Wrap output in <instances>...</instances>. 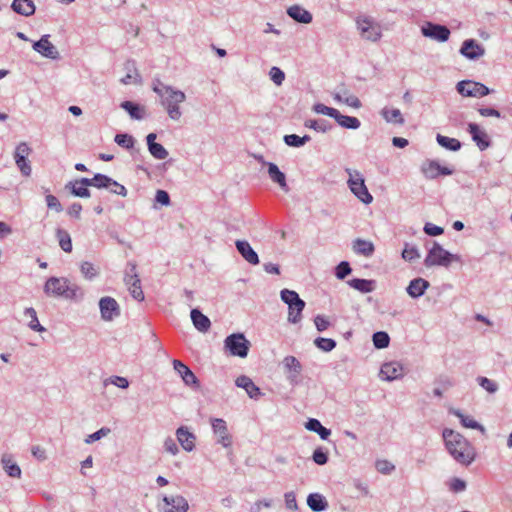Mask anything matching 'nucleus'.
<instances>
[{"mask_svg": "<svg viewBox=\"0 0 512 512\" xmlns=\"http://www.w3.org/2000/svg\"><path fill=\"white\" fill-rule=\"evenodd\" d=\"M442 436L446 449L456 462L468 466L474 461V449L463 435L452 429L445 428Z\"/></svg>", "mask_w": 512, "mask_h": 512, "instance_id": "obj_1", "label": "nucleus"}, {"mask_svg": "<svg viewBox=\"0 0 512 512\" xmlns=\"http://www.w3.org/2000/svg\"><path fill=\"white\" fill-rule=\"evenodd\" d=\"M44 293L49 297H62L68 300L75 299L79 287L65 277H50L44 284Z\"/></svg>", "mask_w": 512, "mask_h": 512, "instance_id": "obj_2", "label": "nucleus"}, {"mask_svg": "<svg viewBox=\"0 0 512 512\" xmlns=\"http://www.w3.org/2000/svg\"><path fill=\"white\" fill-rule=\"evenodd\" d=\"M186 95L183 91L174 88H168V91L160 96V104L165 109L171 120L178 121L182 117L180 105L185 102Z\"/></svg>", "mask_w": 512, "mask_h": 512, "instance_id": "obj_3", "label": "nucleus"}, {"mask_svg": "<svg viewBox=\"0 0 512 512\" xmlns=\"http://www.w3.org/2000/svg\"><path fill=\"white\" fill-rule=\"evenodd\" d=\"M280 298L288 306V322L292 324L301 322L306 303L300 298L299 294L294 290L285 288L281 290Z\"/></svg>", "mask_w": 512, "mask_h": 512, "instance_id": "obj_4", "label": "nucleus"}, {"mask_svg": "<svg viewBox=\"0 0 512 512\" xmlns=\"http://www.w3.org/2000/svg\"><path fill=\"white\" fill-rule=\"evenodd\" d=\"M345 172L348 174L347 185L350 191L357 197L362 203L370 204L373 201V197L368 191L365 184V179L361 172L351 168H346Z\"/></svg>", "mask_w": 512, "mask_h": 512, "instance_id": "obj_5", "label": "nucleus"}, {"mask_svg": "<svg viewBox=\"0 0 512 512\" xmlns=\"http://www.w3.org/2000/svg\"><path fill=\"white\" fill-rule=\"evenodd\" d=\"M459 256L451 254L439 243L435 242L424 260L426 267L444 266L448 267L452 261H458Z\"/></svg>", "mask_w": 512, "mask_h": 512, "instance_id": "obj_6", "label": "nucleus"}, {"mask_svg": "<svg viewBox=\"0 0 512 512\" xmlns=\"http://www.w3.org/2000/svg\"><path fill=\"white\" fill-rule=\"evenodd\" d=\"M250 342L243 333H233L224 340V348L230 355L245 358L250 349Z\"/></svg>", "mask_w": 512, "mask_h": 512, "instance_id": "obj_7", "label": "nucleus"}, {"mask_svg": "<svg viewBox=\"0 0 512 512\" xmlns=\"http://www.w3.org/2000/svg\"><path fill=\"white\" fill-rule=\"evenodd\" d=\"M356 25L360 31L361 36L372 42L380 40L382 33L380 27L371 17L359 16L356 19Z\"/></svg>", "mask_w": 512, "mask_h": 512, "instance_id": "obj_8", "label": "nucleus"}, {"mask_svg": "<svg viewBox=\"0 0 512 512\" xmlns=\"http://www.w3.org/2000/svg\"><path fill=\"white\" fill-rule=\"evenodd\" d=\"M457 92L465 97H483L490 93L487 86L482 83L462 80L456 85Z\"/></svg>", "mask_w": 512, "mask_h": 512, "instance_id": "obj_9", "label": "nucleus"}, {"mask_svg": "<svg viewBox=\"0 0 512 512\" xmlns=\"http://www.w3.org/2000/svg\"><path fill=\"white\" fill-rule=\"evenodd\" d=\"M99 309L101 319L106 322L113 321L115 318L119 317L121 313L118 302L110 296L102 297L99 300Z\"/></svg>", "mask_w": 512, "mask_h": 512, "instance_id": "obj_10", "label": "nucleus"}, {"mask_svg": "<svg viewBox=\"0 0 512 512\" xmlns=\"http://www.w3.org/2000/svg\"><path fill=\"white\" fill-rule=\"evenodd\" d=\"M421 33L423 36L438 42H446L450 37V30L448 27L433 22H426L421 27Z\"/></svg>", "mask_w": 512, "mask_h": 512, "instance_id": "obj_11", "label": "nucleus"}, {"mask_svg": "<svg viewBox=\"0 0 512 512\" xmlns=\"http://www.w3.org/2000/svg\"><path fill=\"white\" fill-rule=\"evenodd\" d=\"M288 382L295 386L300 383L299 376L302 372L300 361L294 356H286L282 361Z\"/></svg>", "mask_w": 512, "mask_h": 512, "instance_id": "obj_12", "label": "nucleus"}, {"mask_svg": "<svg viewBox=\"0 0 512 512\" xmlns=\"http://www.w3.org/2000/svg\"><path fill=\"white\" fill-rule=\"evenodd\" d=\"M460 54L469 60H478L485 54V48L475 39H466L463 41Z\"/></svg>", "mask_w": 512, "mask_h": 512, "instance_id": "obj_13", "label": "nucleus"}, {"mask_svg": "<svg viewBox=\"0 0 512 512\" xmlns=\"http://www.w3.org/2000/svg\"><path fill=\"white\" fill-rule=\"evenodd\" d=\"M162 501L161 512H187L189 509L188 501L181 495L164 496Z\"/></svg>", "mask_w": 512, "mask_h": 512, "instance_id": "obj_14", "label": "nucleus"}, {"mask_svg": "<svg viewBox=\"0 0 512 512\" xmlns=\"http://www.w3.org/2000/svg\"><path fill=\"white\" fill-rule=\"evenodd\" d=\"M214 434L217 436V442L227 448L232 444V437L228 432L226 422L221 418H215L211 421Z\"/></svg>", "mask_w": 512, "mask_h": 512, "instance_id": "obj_15", "label": "nucleus"}, {"mask_svg": "<svg viewBox=\"0 0 512 512\" xmlns=\"http://www.w3.org/2000/svg\"><path fill=\"white\" fill-rule=\"evenodd\" d=\"M33 49L46 58L52 60L59 58L57 48L49 41V35H43L40 40L34 42Z\"/></svg>", "mask_w": 512, "mask_h": 512, "instance_id": "obj_16", "label": "nucleus"}, {"mask_svg": "<svg viewBox=\"0 0 512 512\" xmlns=\"http://www.w3.org/2000/svg\"><path fill=\"white\" fill-rule=\"evenodd\" d=\"M421 171L428 179H435L439 175L448 176L453 174L452 169L448 167H443L437 161L434 160L423 163Z\"/></svg>", "mask_w": 512, "mask_h": 512, "instance_id": "obj_17", "label": "nucleus"}, {"mask_svg": "<svg viewBox=\"0 0 512 512\" xmlns=\"http://www.w3.org/2000/svg\"><path fill=\"white\" fill-rule=\"evenodd\" d=\"M173 367L187 386L199 388L200 385L197 377L187 365L180 360H174Z\"/></svg>", "mask_w": 512, "mask_h": 512, "instance_id": "obj_18", "label": "nucleus"}, {"mask_svg": "<svg viewBox=\"0 0 512 512\" xmlns=\"http://www.w3.org/2000/svg\"><path fill=\"white\" fill-rule=\"evenodd\" d=\"M380 375L386 381L399 379L403 375V367L399 362L384 363L381 366Z\"/></svg>", "mask_w": 512, "mask_h": 512, "instance_id": "obj_19", "label": "nucleus"}, {"mask_svg": "<svg viewBox=\"0 0 512 512\" xmlns=\"http://www.w3.org/2000/svg\"><path fill=\"white\" fill-rule=\"evenodd\" d=\"M176 437L182 448L191 452L195 449L196 436L187 427L181 426L176 430Z\"/></svg>", "mask_w": 512, "mask_h": 512, "instance_id": "obj_20", "label": "nucleus"}, {"mask_svg": "<svg viewBox=\"0 0 512 512\" xmlns=\"http://www.w3.org/2000/svg\"><path fill=\"white\" fill-rule=\"evenodd\" d=\"M468 132L470 133L472 140L477 144L481 151L487 149L490 146L487 133L482 131L477 124L469 123Z\"/></svg>", "mask_w": 512, "mask_h": 512, "instance_id": "obj_21", "label": "nucleus"}, {"mask_svg": "<svg viewBox=\"0 0 512 512\" xmlns=\"http://www.w3.org/2000/svg\"><path fill=\"white\" fill-rule=\"evenodd\" d=\"M236 248L240 255L250 264L257 265L259 264L258 254L254 251L248 241L246 240H237L235 242Z\"/></svg>", "mask_w": 512, "mask_h": 512, "instance_id": "obj_22", "label": "nucleus"}, {"mask_svg": "<svg viewBox=\"0 0 512 512\" xmlns=\"http://www.w3.org/2000/svg\"><path fill=\"white\" fill-rule=\"evenodd\" d=\"M192 323L194 327L202 333H206L209 331L211 327L210 319L204 315L199 309L194 308L190 313Z\"/></svg>", "mask_w": 512, "mask_h": 512, "instance_id": "obj_23", "label": "nucleus"}, {"mask_svg": "<svg viewBox=\"0 0 512 512\" xmlns=\"http://www.w3.org/2000/svg\"><path fill=\"white\" fill-rule=\"evenodd\" d=\"M429 286L430 284L427 280L420 277L415 278L410 281L409 285L406 288V292L412 298H419L425 293Z\"/></svg>", "mask_w": 512, "mask_h": 512, "instance_id": "obj_24", "label": "nucleus"}, {"mask_svg": "<svg viewBox=\"0 0 512 512\" xmlns=\"http://www.w3.org/2000/svg\"><path fill=\"white\" fill-rule=\"evenodd\" d=\"M11 9L21 16L29 17L35 13L36 6L33 0H13Z\"/></svg>", "mask_w": 512, "mask_h": 512, "instance_id": "obj_25", "label": "nucleus"}, {"mask_svg": "<svg viewBox=\"0 0 512 512\" xmlns=\"http://www.w3.org/2000/svg\"><path fill=\"white\" fill-rule=\"evenodd\" d=\"M287 14L294 21L302 24H309L312 22V14L299 5H293L287 9Z\"/></svg>", "mask_w": 512, "mask_h": 512, "instance_id": "obj_26", "label": "nucleus"}, {"mask_svg": "<svg viewBox=\"0 0 512 512\" xmlns=\"http://www.w3.org/2000/svg\"><path fill=\"white\" fill-rule=\"evenodd\" d=\"M236 386L243 388L248 396L252 399H256L259 395H261L259 387H257L253 381L245 375L239 376L235 381Z\"/></svg>", "mask_w": 512, "mask_h": 512, "instance_id": "obj_27", "label": "nucleus"}, {"mask_svg": "<svg viewBox=\"0 0 512 512\" xmlns=\"http://www.w3.org/2000/svg\"><path fill=\"white\" fill-rule=\"evenodd\" d=\"M267 167H268V175H269L270 179L274 183H277L282 190H284L285 192H288L289 187L286 182L285 174L282 171H280V169L278 168V166L275 163H267Z\"/></svg>", "mask_w": 512, "mask_h": 512, "instance_id": "obj_28", "label": "nucleus"}, {"mask_svg": "<svg viewBox=\"0 0 512 512\" xmlns=\"http://www.w3.org/2000/svg\"><path fill=\"white\" fill-rule=\"evenodd\" d=\"M120 107L124 109L132 119L142 120L145 117V107L132 101H123Z\"/></svg>", "mask_w": 512, "mask_h": 512, "instance_id": "obj_29", "label": "nucleus"}, {"mask_svg": "<svg viewBox=\"0 0 512 512\" xmlns=\"http://www.w3.org/2000/svg\"><path fill=\"white\" fill-rule=\"evenodd\" d=\"M307 505L313 512H321L327 509L328 502L320 493H311L307 497Z\"/></svg>", "mask_w": 512, "mask_h": 512, "instance_id": "obj_30", "label": "nucleus"}, {"mask_svg": "<svg viewBox=\"0 0 512 512\" xmlns=\"http://www.w3.org/2000/svg\"><path fill=\"white\" fill-rule=\"evenodd\" d=\"M352 249L354 253L363 255L366 257L371 256L374 253V245L371 241L357 238L353 241Z\"/></svg>", "mask_w": 512, "mask_h": 512, "instance_id": "obj_31", "label": "nucleus"}, {"mask_svg": "<svg viewBox=\"0 0 512 512\" xmlns=\"http://www.w3.org/2000/svg\"><path fill=\"white\" fill-rule=\"evenodd\" d=\"M347 284L351 288H353L361 293H369L375 289V281L374 280L353 278L351 280H348Z\"/></svg>", "mask_w": 512, "mask_h": 512, "instance_id": "obj_32", "label": "nucleus"}, {"mask_svg": "<svg viewBox=\"0 0 512 512\" xmlns=\"http://www.w3.org/2000/svg\"><path fill=\"white\" fill-rule=\"evenodd\" d=\"M127 74L121 79V82L125 85L130 84L131 82L140 83L141 76L139 75L136 69V63L133 60H128L124 65Z\"/></svg>", "mask_w": 512, "mask_h": 512, "instance_id": "obj_33", "label": "nucleus"}, {"mask_svg": "<svg viewBox=\"0 0 512 512\" xmlns=\"http://www.w3.org/2000/svg\"><path fill=\"white\" fill-rule=\"evenodd\" d=\"M334 120L343 128L356 130L361 126V122L357 117L347 116L341 114L337 110V114L334 117Z\"/></svg>", "mask_w": 512, "mask_h": 512, "instance_id": "obj_34", "label": "nucleus"}, {"mask_svg": "<svg viewBox=\"0 0 512 512\" xmlns=\"http://www.w3.org/2000/svg\"><path fill=\"white\" fill-rule=\"evenodd\" d=\"M306 429L309 431L317 433L322 440L328 439V437L331 435V430L324 427L321 422L318 419L310 418L306 424Z\"/></svg>", "mask_w": 512, "mask_h": 512, "instance_id": "obj_35", "label": "nucleus"}, {"mask_svg": "<svg viewBox=\"0 0 512 512\" xmlns=\"http://www.w3.org/2000/svg\"><path fill=\"white\" fill-rule=\"evenodd\" d=\"M380 114L383 117V119L388 123L402 125L405 122L401 114V111L396 108L390 109L388 107H384L381 110Z\"/></svg>", "mask_w": 512, "mask_h": 512, "instance_id": "obj_36", "label": "nucleus"}, {"mask_svg": "<svg viewBox=\"0 0 512 512\" xmlns=\"http://www.w3.org/2000/svg\"><path fill=\"white\" fill-rule=\"evenodd\" d=\"M450 413H452L453 415L458 417L460 419L461 424L464 427L471 428V429H477V430H480L482 433L485 432V428L480 423H478L476 420H474L470 416L464 415L460 410L452 409L450 411Z\"/></svg>", "mask_w": 512, "mask_h": 512, "instance_id": "obj_37", "label": "nucleus"}, {"mask_svg": "<svg viewBox=\"0 0 512 512\" xmlns=\"http://www.w3.org/2000/svg\"><path fill=\"white\" fill-rule=\"evenodd\" d=\"M2 465L5 472L13 478L21 477V469L17 463L13 462L10 456L4 455L2 457Z\"/></svg>", "mask_w": 512, "mask_h": 512, "instance_id": "obj_38", "label": "nucleus"}, {"mask_svg": "<svg viewBox=\"0 0 512 512\" xmlns=\"http://www.w3.org/2000/svg\"><path fill=\"white\" fill-rule=\"evenodd\" d=\"M66 189L76 197L89 198L91 196L90 190L78 183L77 180L68 182L66 184Z\"/></svg>", "mask_w": 512, "mask_h": 512, "instance_id": "obj_39", "label": "nucleus"}, {"mask_svg": "<svg viewBox=\"0 0 512 512\" xmlns=\"http://www.w3.org/2000/svg\"><path fill=\"white\" fill-rule=\"evenodd\" d=\"M56 237L61 249L67 253H70L72 251V240L70 234L66 230L58 228L56 230Z\"/></svg>", "mask_w": 512, "mask_h": 512, "instance_id": "obj_40", "label": "nucleus"}, {"mask_svg": "<svg viewBox=\"0 0 512 512\" xmlns=\"http://www.w3.org/2000/svg\"><path fill=\"white\" fill-rule=\"evenodd\" d=\"M436 140L441 147L450 151H458L461 148V142L455 138L438 134Z\"/></svg>", "mask_w": 512, "mask_h": 512, "instance_id": "obj_41", "label": "nucleus"}, {"mask_svg": "<svg viewBox=\"0 0 512 512\" xmlns=\"http://www.w3.org/2000/svg\"><path fill=\"white\" fill-rule=\"evenodd\" d=\"M304 126L306 128L313 129L317 132L325 133L329 130H331L332 125L324 119L321 120H315V119H308L305 121Z\"/></svg>", "mask_w": 512, "mask_h": 512, "instance_id": "obj_42", "label": "nucleus"}, {"mask_svg": "<svg viewBox=\"0 0 512 512\" xmlns=\"http://www.w3.org/2000/svg\"><path fill=\"white\" fill-rule=\"evenodd\" d=\"M24 315L30 318L28 323V327L36 332H43L45 328L39 323L36 310L32 307L26 308L24 310Z\"/></svg>", "mask_w": 512, "mask_h": 512, "instance_id": "obj_43", "label": "nucleus"}, {"mask_svg": "<svg viewBox=\"0 0 512 512\" xmlns=\"http://www.w3.org/2000/svg\"><path fill=\"white\" fill-rule=\"evenodd\" d=\"M309 135H304L302 137L296 134H288L283 137V141L287 146L290 147H301L310 141Z\"/></svg>", "mask_w": 512, "mask_h": 512, "instance_id": "obj_44", "label": "nucleus"}, {"mask_svg": "<svg viewBox=\"0 0 512 512\" xmlns=\"http://www.w3.org/2000/svg\"><path fill=\"white\" fill-rule=\"evenodd\" d=\"M114 141L122 148L134 150L135 139L127 133H119L115 135Z\"/></svg>", "mask_w": 512, "mask_h": 512, "instance_id": "obj_45", "label": "nucleus"}, {"mask_svg": "<svg viewBox=\"0 0 512 512\" xmlns=\"http://www.w3.org/2000/svg\"><path fill=\"white\" fill-rule=\"evenodd\" d=\"M124 282L129 287L133 282H140L139 275L137 274V266L133 262H129L124 275Z\"/></svg>", "mask_w": 512, "mask_h": 512, "instance_id": "obj_46", "label": "nucleus"}, {"mask_svg": "<svg viewBox=\"0 0 512 512\" xmlns=\"http://www.w3.org/2000/svg\"><path fill=\"white\" fill-rule=\"evenodd\" d=\"M80 271L87 280H92L99 274V269L91 262L84 261L80 265Z\"/></svg>", "mask_w": 512, "mask_h": 512, "instance_id": "obj_47", "label": "nucleus"}, {"mask_svg": "<svg viewBox=\"0 0 512 512\" xmlns=\"http://www.w3.org/2000/svg\"><path fill=\"white\" fill-rule=\"evenodd\" d=\"M372 341L377 349H384L389 346L390 337L387 332L378 331L373 334Z\"/></svg>", "mask_w": 512, "mask_h": 512, "instance_id": "obj_48", "label": "nucleus"}, {"mask_svg": "<svg viewBox=\"0 0 512 512\" xmlns=\"http://www.w3.org/2000/svg\"><path fill=\"white\" fill-rule=\"evenodd\" d=\"M315 346L324 351L330 352L336 347V341L331 338L318 337L314 340Z\"/></svg>", "mask_w": 512, "mask_h": 512, "instance_id": "obj_49", "label": "nucleus"}, {"mask_svg": "<svg viewBox=\"0 0 512 512\" xmlns=\"http://www.w3.org/2000/svg\"><path fill=\"white\" fill-rule=\"evenodd\" d=\"M148 151L157 160H164L169 155L168 151L160 143L150 145V147H148Z\"/></svg>", "mask_w": 512, "mask_h": 512, "instance_id": "obj_50", "label": "nucleus"}, {"mask_svg": "<svg viewBox=\"0 0 512 512\" xmlns=\"http://www.w3.org/2000/svg\"><path fill=\"white\" fill-rule=\"evenodd\" d=\"M14 160H15V164L19 168L22 175L27 176V177L31 175L32 168H31L30 162L27 159V157L14 156Z\"/></svg>", "mask_w": 512, "mask_h": 512, "instance_id": "obj_51", "label": "nucleus"}, {"mask_svg": "<svg viewBox=\"0 0 512 512\" xmlns=\"http://www.w3.org/2000/svg\"><path fill=\"white\" fill-rule=\"evenodd\" d=\"M274 500L271 498H263L256 500L249 508V512H261L262 509L272 508Z\"/></svg>", "mask_w": 512, "mask_h": 512, "instance_id": "obj_52", "label": "nucleus"}, {"mask_svg": "<svg viewBox=\"0 0 512 512\" xmlns=\"http://www.w3.org/2000/svg\"><path fill=\"white\" fill-rule=\"evenodd\" d=\"M477 382L483 389H485L490 394H493L498 391V384L487 377L479 376L477 378Z\"/></svg>", "mask_w": 512, "mask_h": 512, "instance_id": "obj_53", "label": "nucleus"}, {"mask_svg": "<svg viewBox=\"0 0 512 512\" xmlns=\"http://www.w3.org/2000/svg\"><path fill=\"white\" fill-rule=\"evenodd\" d=\"M93 187H96L98 189H107L109 190L110 186H111V178L107 175H104V174H101V173H97L94 175L93 177Z\"/></svg>", "mask_w": 512, "mask_h": 512, "instance_id": "obj_54", "label": "nucleus"}, {"mask_svg": "<svg viewBox=\"0 0 512 512\" xmlns=\"http://www.w3.org/2000/svg\"><path fill=\"white\" fill-rule=\"evenodd\" d=\"M402 258L409 262L415 261L420 258L419 250L415 246L406 244L402 251Z\"/></svg>", "mask_w": 512, "mask_h": 512, "instance_id": "obj_55", "label": "nucleus"}, {"mask_svg": "<svg viewBox=\"0 0 512 512\" xmlns=\"http://www.w3.org/2000/svg\"><path fill=\"white\" fill-rule=\"evenodd\" d=\"M312 110L317 114L329 116L334 119L337 114V109L328 107L322 103H316L313 105Z\"/></svg>", "mask_w": 512, "mask_h": 512, "instance_id": "obj_56", "label": "nucleus"}, {"mask_svg": "<svg viewBox=\"0 0 512 512\" xmlns=\"http://www.w3.org/2000/svg\"><path fill=\"white\" fill-rule=\"evenodd\" d=\"M351 271L352 269L349 262L341 261L335 268V276L338 279L343 280L351 273Z\"/></svg>", "mask_w": 512, "mask_h": 512, "instance_id": "obj_57", "label": "nucleus"}, {"mask_svg": "<svg viewBox=\"0 0 512 512\" xmlns=\"http://www.w3.org/2000/svg\"><path fill=\"white\" fill-rule=\"evenodd\" d=\"M312 459L318 465H325L328 462V452L322 447L316 448L313 452Z\"/></svg>", "mask_w": 512, "mask_h": 512, "instance_id": "obj_58", "label": "nucleus"}, {"mask_svg": "<svg viewBox=\"0 0 512 512\" xmlns=\"http://www.w3.org/2000/svg\"><path fill=\"white\" fill-rule=\"evenodd\" d=\"M375 467L378 472L388 475L395 470V466L388 460H377Z\"/></svg>", "mask_w": 512, "mask_h": 512, "instance_id": "obj_59", "label": "nucleus"}, {"mask_svg": "<svg viewBox=\"0 0 512 512\" xmlns=\"http://www.w3.org/2000/svg\"><path fill=\"white\" fill-rule=\"evenodd\" d=\"M109 433H110V429L109 428L102 427L98 431L88 435L87 438L85 439V443L86 444H91V443H93L95 441L100 440L102 437L107 436Z\"/></svg>", "mask_w": 512, "mask_h": 512, "instance_id": "obj_60", "label": "nucleus"}, {"mask_svg": "<svg viewBox=\"0 0 512 512\" xmlns=\"http://www.w3.org/2000/svg\"><path fill=\"white\" fill-rule=\"evenodd\" d=\"M108 383L113 384L122 389H126L129 387V381L125 377L121 376H112L104 381L105 386Z\"/></svg>", "mask_w": 512, "mask_h": 512, "instance_id": "obj_61", "label": "nucleus"}, {"mask_svg": "<svg viewBox=\"0 0 512 512\" xmlns=\"http://www.w3.org/2000/svg\"><path fill=\"white\" fill-rule=\"evenodd\" d=\"M269 76L271 80L278 86L281 85L285 79L284 72L276 66L270 69Z\"/></svg>", "mask_w": 512, "mask_h": 512, "instance_id": "obj_62", "label": "nucleus"}, {"mask_svg": "<svg viewBox=\"0 0 512 512\" xmlns=\"http://www.w3.org/2000/svg\"><path fill=\"white\" fill-rule=\"evenodd\" d=\"M128 290L131 294V296L137 300V301H143L144 300V293L141 287V281L140 282H133V285H130L128 287Z\"/></svg>", "mask_w": 512, "mask_h": 512, "instance_id": "obj_63", "label": "nucleus"}, {"mask_svg": "<svg viewBox=\"0 0 512 512\" xmlns=\"http://www.w3.org/2000/svg\"><path fill=\"white\" fill-rule=\"evenodd\" d=\"M449 489L454 493L463 492L466 489V482L460 478H453L449 482Z\"/></svg>", "mask_w": 512, "mask_h": 512, "instance_id": "obj_64", "label": "nucleus"}]
</instances>
